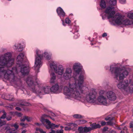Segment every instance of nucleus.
Wrapping results in <instances>:
<instances>
[{"label":"nucleus","mask_w":133,"mask_h":133,"mask_svg":"<svg viewBox=\"0 0 133 133\" xmlns=\"http://www.w3.org/2000/svg\"><path fill=\"white\" fill-rule=\"evenodd\" d=\"M84 77L83 75L79 76V79L73 83H69V87L65 86L64 88V94L68 98H74L83 101L86 99L89 102L94 103L96 101L97 92L94 89L91 90L88 93L85 98L83 96L84 92L83 86Z\"/></svg>","instance_id":"nucleus-1"},{"label":"nucleus","mask_w":133,"mask_h":133,"mask_svg":"<svg viewBox=\"0 0 133 133\" xmlns=\"http://www.w3.org/2000/svg\"><path fill=\"white\" fill-rule=\"evenodd\" d=\"M11 54L7 52L1 56L0 57V77L3 76L5 78L10 82H14L18 80L17 76L18 69L14 67L12 70L7 67L11 66L13 64L14 60L11 58Z\"/></svg>","instance_id":"nucleus-2"},{"label":"nucleus","mask_w":133,"mask_h":133,"mask_svg":"<svg viewBox=\"0 0 133 133\" xmlns=\"http://www.w3.org/2000/svg\"><path fill=\"white\" fill-rule=\"evenodd\" d=\"M114 7L110 6L106 9L105 13L108 15V18L110 21V19L118 24H123L125 25H133V20H130L128 19H124L121 15L119 13H117L115 15V12L114 11Z\"/></svg>","instance_id":"nucleus-3"},{"label":"nucleus","mask_w":133,"mask_h":133,"mask_svg":"<svg viewBox=\"0 0 133 133\" xmlns=\"http://www.w3.org/2000/svg\"><path fill=\"white\" fill-rule=\"evenodd\" d=\"M33 78L29 77H28L26 80V82L30 87V90L33 92L37 94H43V92L45 94H48L51 92V88L48 86H45L43 88L39 86L36 82L33 83Z\"/></svg>","instance_id":"nucleus-4"},{"label":"nucleus","mask_w":133,"mask_h":133,"mask_svg":"<svg viewBox=\"0 0 133 133\" xmlns=\"http://www.w3.org/2000/svg\"><path fill=\"white\" fill-rule=\"evenodd\" d=\"M130 70V69L129 68L124 70L119 68L114 67L112 65L110 66V71L112 74H114L115 78L117 80L123 79L128 75Z\"/></svg>","instance_id":"nucleus-5"},{"label":"nucleus","mask_w":133,"mask_h":133,"mask_svg":"<svg viewBox=\"0 0 133 133\" xmlns=\"http://www.w3.org/2000/svg\"><path fill=\"white\" fill-rule=\"evenodd\" d=\"M36 54L37 56L36 57L34 68L36 72H38L41 64V60L42 58L44 56L46 59L49 60L51 58V54H49L46 52L43 54L41 51L38 50L36 51Z\"/></svg>","instance_id":"nucleus-6"},{"label":"nucleus","mask_w":133,"mask_h":133,"mask_svg":"<svg viewBox=\"0 0 133 133\" xmlns=\"http://www.w3.org/2000/svg\"><path fill=\"white\" fill-rule=\"evenodd\" d=\"M47 117L49 116L45 114L43 115L41 117L40 121L42 123L45 121L46 123L47 124V125L46 126V128L47 129H51V131L49 133H55V131L53 130L52 129L55 128H57L59 126L53 123H51V122L48 119L44 118Z\"/></svg>","instance_id":"nucleus-7"},{"label":"nucleus","mask_w":133,"mask_h":133,"mask_svg":"<svg viewBox=\"0 0 133 133\" xmlns=\"http://www.w3.org/2000/svg\"><path fill=\"white\" fill-rule=\"evenodd\" d=\"M51 68L53 69L55 72L57 74L61 75H62L64 72V69L62 65H59L58 66L54 63L50 65Z\"/></svg>","instance_id":"nucleus-8"},{"label":"nucleus","mask_w":133,"mask_h":133,"mask_svg":"<svg viewBox=\"0 0 133 133\" xmlns=\"http://www.w3.org/2000/svg\"><path fill=\"white\" fill-rule=\"evenodd\" d=\"M80 66V64L76 63H75L73 66V69L75 72L73 76L75 79L76 77V74L77 75L78 74L81 70V67ZM78 78H79V77ZM78 79L79 78H78V79H77L74 80L73 83H74L76 80Z\"/></svg>","instance_id":"nucleus-9"},{"label":"nucleus","mask_w":133,"mask_h":133,"mask_svg":"<svg viewBox=\"0 0 133 133\" xmlns=\"http://www.w3.org/2000/svg\"><path fill=\"white\" fill-rule=\"evenodd\" d=\"M63 77L65 79L68 80L71 77L72 70L70 68H66L64 73H63Z\"/></svg>","instance_id":"nucleus-10"},{"label":"nucleus","mask_w":133,"mask_h":133,"mask_svg":"<svg viewBox=\"0 0 133 133\" xmlns=\"http://www.w3.org/2000/svg\"><path fill=\"white\" fill-rule=\"evenodd\" d=\"M97 100L101 105H106L107 104V99L103 95H100L97 98Z\"/></svg>","instance_id":"nucleus-11"},{"label":"nucleus","mask_w":133,"mask_h":133,"mask_svg":"<svg viewBox=\"0 0 133 133\" xmlns=\"http://www.w3.org/2000/svg\"><path fill=\"white\" fill-rule=\"evenodd\" d=\"M18 66L21 68V72L23 75L28 74L29 71V67L26 65L21 64Z\"/></svg>","instance_id":"nucleus-12"},{"label":"nucleus","mask_w":133,"mask_h":133,"mask_svg":"<svg viewBox=\"0 0 133 133\" xmlns=\"http://www.w3.org/2000/svg\"><path fill=\"white\" fill-rule=\"evenodd\" d=\"M106 121H109L107 122V124L110 126H113L115 125L116 121L114 117H112L110 115L107 116L105 118Z\"/></svg>","instance_id":"nucleus-13"},{"label":"nucleus","mask_w":133,"mask_h":133,"mask_svg":"<svg viewBox=\"0 0 133 133\" xmlns=\"http://www.w3.org/2000/svg\"><path fill=\"white\" fill-rule=\"evenodd\" d=\"M108 98L111 101H114L116 99V96L115 93L112 91H110L108 92L106 94Z\"/></svg>","instance_id":"nucleus-14"},{"label":"nucleus","mask_w":133,"mask_h":133,"mask_svg":"<svg viewBox=\"0 0 133 133\" xmlns=\"http://www.w3.org/2000/svg\"><path fill=\"white\" fill-rule=\"evenodd\" d=\"M128 81H120L119 83L117 85L118 88L121 89H123L126 91L127 87V83Z\"/></svg>","instance_id":"nucleus-15"},{"label":"nucleus","mask_w":133,"mask_h":133,"mask_svg":"<svg viewBox=\"0 0 133 133\" xmlns=\"http://www.w3.org/2000/svg\"><path fill=\"white\" fill-rule=\"evenodd\" d=\"M24 54L23 53H20L17 56L16 59L17 64L19 65L22 64L23 61Z\"/></svg>","instance_id":"nucleus-16"},{"label":"nucleus","mask_w":133,"mask_h":133,"mask_svg":"<svg viewBox=\"0 0 133 133\" xmlns=\"http://www.w3.org/2000/svg\"><path fill=\"white\" fill-rule=\"evenodd\" d=\"M127 89H126V91L127 92H130L133 91V82L130 81L129 83L128 81L127 83Z\"/></svg>","instance_id":"nucleus-17"},{"label":"nucleus","mask_w":133,"mask_h":133,"mask_svg":"<svg viewBox=\"0 0 133 133\" xmlns=\"http://www.w3.org/2000/svg\"><path fill=\"white\" fill-rule=\"evenodd\" d=\"M51 88V92L54 93H58L60 92L59 86L58 84L53 86Z\"/></svg>","instance_id":"nucleus-18"},{"label":"nucleus","mask_w":133,"mask_h":133,"mask_svg":"<svg viewBox=\"0 0 133 133\" xmlns=\"http://www.w3.org/2000/svg\"><path fill=\"white\" fill-rule=\"evenodd\" d=\"M57 12L58 15L60 17L64 16L65 13L62 9L61 8H58L57 9Z\"/></svg>","instance_id":"nucleus-19"},{"label":"nucleus","mask_w":133,"mask_h":133,"mask_svg":"<svg viewBox=\"0 0 133 133\" xmlns=\"http://www.w3.org/2000/svg\"><path fill=\"white\" fill-rule=\"evenodd\" d=\"M14 49L19 52L22 51L23 49V47L20 44H15L13 46Z\"/></svg>","instance_id":"nucleus-20"},{"label":"nucleus","mask_w":133,"mask_h":133,"mask_svg":"<svg viewBox=\"0 0 133 133\" xmlns=\"http://www.w3.org/2000/svg\"><path fill=\"white\" fill-rule=\"evenodd\" d=\"M50 82L51 83H54L56 79V76L54 72H52L50 74Z\"/></svg>","instance_id":"nucleus-21"},{"label":"nucleus","mask_w":133,"mask_h":133,"mask_svg":"<svg viewBox=\"0 0 133 133\" xmlns=\"http://www.w3.org/2000/svg\"><path fill=\"white\" fill-rule=\"evenodd\" d=\"M90 126L92 130L97 128H100L101 127V125L99 124H96L95 123L91 124Z\"/></svg>","instance_id":"nucleus-22"},{"label":"nucleus","mask_w":133,"mask_h":133,"mask_svg":"<svg viewBox=\"0 0 133 133\" xmlns=\"http://www.w3.org/2000/svg\"><path fill=\"white\" fill-rule=\"evenodd\" d=\"M100 6L102 8H105L106 7V4L104 0H101L100 3Z\"/></svg>","instance_id":"nucleus-23"},{"label":"nucleus","mask_w":133,"mask_h":133,"mask_svg":"<svg viewBox=\"0 0 133 133\" xmlns=\"http://www.w3.org/2000/svg\"><path fill=\"white\" fill-rule=\"evenodd\" d=\"M73 116L74 118L77 119L82 118H83V116H82L79 114H75L73 115Z\"/></svg>","instance_id":"nucleus-24"},{"label":"nucleus","mask_w":133,"mask_h":133,"mask_svg":"<svg viewBox=\"0 0 133 133\" xmlns=\"http://www.w3.org/2000/svg\"><path fill=\"white\" fill-rule=\"evenodd\" d=\"M83 128L85 133L89 132L92 130L91 128L90 127H84Z\"/></svg>","instance_id":"nucleus-25"},{"label":"nucleus","mask_w":133,"mask_h":133,"mask_svg":"<svg viewBox=\"0 0 133 133\" xmlns=\"http://www.w3.org/2000/svg\"><path fill=\"white\" fill-rule=\"evenodd\" d=\"M79 131V133H85L84 128L82 127H80L78 128Z\"/></svg>","instance_id":"nucleus-26"},{"label":"nucleus","mask_w":133,"mask_h":133,"mask_svg":"<svg viewBox=\"0 0 133 133\" xmlns=\"http://www.w3.org/2000/svg\"><path fill=\"white\" fill-rule=\"evenodd\" d=\"M109 2L111 5L115 6L117 2L116 0H111Z\"/></svg>","instance_id":"nucleus-27"},{"label":"nucleus","mask_w":133,"mask_h":133,"mask_svg":"<svg viewBox=\"0 0 133 133\" xmlns=\"http://www.w3.org/2000/svg\"><path fill=\"white\" fill-rule=\"evenodd\" d=\"M7 98L6 99L10 101H12L13 100L14 97L12 95H8L7 96Z\"/></svg>","instance_id":"nucleus-28"},{"label":"nucleus","mask_w":133,"mask_h":133,"mask_svg":"<svg viewBox=\"0 0 133 133\" xmlns=\"http://www.w3.org/2000/svg\"><path fill=\"white\" fill-rule=\"evenodd\" d=\"M19 105H21L22 106H29V104L27 102H26L24 101L22 102H20L19 103Z\"/></svg>","instance_id":"nucleus-29"},{"label":"nucleus","mask_w":133,"mask_h":133,"mask_svg":"<svg viewBox=\"0 0 133 133\" xmlns=\"http://www.w3.org/2000/svg\"><path fill=\"white\" fill-rule=\"evenodd\" d=\"M86 122L87 121L85 120L82 119L78 121V123L79 124H83L86 123Z\"/></svg>","instance_id":"nucleus-30"},{"label":"nucleus","mask_w":133,"mask_h":133,"mask_svg":"<svg viewBox=\"0 0 133 133\" xmlns=\"http://www.w3.org/2000/svg\"><path fill=\"white\" fill-rule=\"evenodd\" d=\"M3 115L1 117V118L4 119L6 117V113L4 111H3Z\"/></svg>","instance_id":"nucleus-31"},{"label":"nucleus","mask_w":133,"mask_h":133,"mask_svg":"<svg viewBox=\"0 0 133 133\" xmlns=\"http://www.w3.org/2000/svg\"><path fill=\"white\" fill-rule=\"evenodd\" d=\"M128 17L130 18L133 19V13L128 14Z\"/></svg>","instance_id":"nucleus-32"},{"label":"nucleus","mask_w":133,"mask_h":133,"mask_svg":"<svg viewBox=\"0 0 133 133\" xmlns=\"http://www.w3.org/2000/svg\"><path fill=\"white\" fill-rule=\"evenodd\" d=\"M65 22L66 23L69 24L71 23V21L68 18H66L65 19Z\"/></svg>","instance_id":"nucleus-33"},{"label":"nucleus","mask_w":133,"mask_h":133,"mask_svg":"<svg viewBox=\"0 0 133 133\" xmlns=\"http://www.w3.org/2000/svg\"><path fill=\"white\" fill-rule=\"evenodd\" d=\"M6 123V122L5 121H2L0 119V126H2L3 125L5 124Z\"/></svg>","instance_id":"nucleus-34"},{"label":"nucleus","mask_w":133,"mask_h":133,"mask_svg":"<svg viewBox=\"0 0 133 133\" xmlns=\"http://www.w3.org/2000/svg\"><path fill=\"white\" fill-rule=\"evenodd\" d=\"M77 126V125L76 124L71 123V125L70 127L71 128V129H72L73 128Z\"/></svg>","instance_id":"nucleus-35"},{"label":"nucleus","mask_w":133,"mask_h":133,"mask_svg":"<svg viewBox=\"0 0 133 133\" xmlns=\"http://www.w3.org/2000/svg\"><path fill=\"white\" fill-rule=\"evenodd\" d=\"M25 119L28 121L30 122L32 120V118L31 117L25 116Z\"/></svg>","instance_id":"nucleus-36"},{"label":"nucleus","mask_w":133,"mask_h":133,"mask_svg":"<svg viewBox=\"0 0 133 133\" xmlns=\"http://www.w3.org/2000/svg\"><path fill=\"white\" fill-rule=\"evenodd\" d=\"M130 127L132 129V130L133 132V122H132L130 123Z\"/></svg>","instance_id":"nucleus-37"},{"label":"nucleus","mask_w":133,"mask_h":133,"mask_svg":"<svg viewBox=\"0 0 133 133\" xmlns=\"http://www.w3.org/2000/svg\"><path fill=\"white\" fill-rule=\"evenodd\" d=\"M36 130L37 131H39L41 133H43L44 132L43 130V129L39 128H36Z\"/></svg>","instance_id":"nucleus-38"},{"label":"nucleus","mask_w":133,"mask_h":133,"mask_svg":"<svg viewBox=\"0 0 133 133\" xmlns=\"http://www.w3.org/2000/svg\"><path fill=\"white\" fill-rule=\"evenodd\" d=\"M65 130L66 131L70 130H71L70 127H65Z\"/></svg>","instance_id":"nucleus-39"},{"label":"nucleus","mask_w":133,"mask_h":133,"mask_svg":"<svg viewBox=\"0 0 133 133\" xmlns=\"http://www.w3.org/2000/svg\"><path fill=\"white\" fill-rule=\"evenodd\" d=\"M56 133H63V130L62 129L58 130L56 131Z\"/></svg>","instance_id":"nucleus-40"},{"label":"nucleus","mask_w":133,"mask_h":133,"mask_svg":"<svg viewBox=\"0 0 133 133\" xmlns=\"http://www.w3.org/2000/svg\"><path fill=\"white\" fill-rule=\"evenodd\" d=\"M21 121L22 122L26 120L25 116H24L23 117H22L21 118Z\"/></svg>","instance_id":"nucleus-41"},{"label":"nucleus","mask_w":133,"mask_h":133,"mask_svg":"<svg viewBox=\"0 0 133 133\" xmlns=\"http://www.w3.org/2000/svg\"><path fill=\"white\" fill-rule=\"evenodd\" d=\"M13 126L16 129H17L18 128V126L16 123L14 124L13 125Z\"/></svg>","instance_id":"nucleus-42"},{"label":"nucleus","mask_w":133,"mask_h":133,"mask_svg":"<svg viewBox=\"0 0 133 133\" xmlns=\"http://www.w3.org/2000/svg\"><path fill=\"white\" fill-rule=\"evenodd\" d=\"M108 129V128L107 127H105L103 129V131H106Z\"/></svg>","instance_id":"nucleus-43"},{"label":"nucleus","mask_w":133,"mask_h":133,"mask_svg":"<svg viewBox=\"0 0 133 133\" xmlns=\"http://www.w3.org/2000/svg\"><path fill=\"white\" fill-rule=\"evenodd\" d=\"M120 2L122 4H123L125 2V0H119Z\"/></svg>","instance_id":"nucleus-44"},{"label":"nucleus","mask_w":133,"mask_h":133,"mask_svg":"<svg viewBox=\"0 0 133 133\" xmlns=\"http://www.w3.org/2000/svg\"><path fill=\"white\" fill-rule=\"evenodd\" d=\"M101 125L102 126L105 125L106 124V122L104 121H102L101 123Z\"/></svg>","instance_id":"nucleus-45"},{"label":"nucleus","mask_w":133,"mask_h":133,"mask_svg":"<svg viewBox=\"0 0 133 133\" xmlns=\"http://www.w3.org/2000/svg\"><path fill=\"white\" fill-rule=\"evenodd\" d=\"M11 116H8L6 118V119L7 120L9 121L11 120Z\"/></svg>","instance_id":"nucleus-46"},{"label":"nucleus","mask_w":133,"mask_h":133,"mask_svg":"<svg viewBox=\"0 0 133 133\" xmlns=\"http://www.w3.org/2000/svg\"><path fill=\"white\" fill-rule=\"evenodd\" d=\"M5 129L7 131H9L11 129L9 127H8V126H7L5 127Z\"/></svg>","instance_id":"nucleus-47"},{"label":"nucleus","mask_w":133,"mask_h":133,"mask_svg":"<svg viewBox=\"0 0 133 133\" xmlns=\"http://www.w3.org/2000/svg\"><path fill=\"white\" fill-rule=\"evenodd\" d=\"M49 114L53 116H54L55 115V114L52 112H50Z\"/></svg>","instance_id":"nucleus-48"},{"label":"nucleus","mask_w":133,"mask_h":133,"mask_svg":"<svg viewBox=\"0 0 133 133\" xmlns=\"http://www.w3.org/2000/svg\"><path fill=\"white\" fill-rule=\"evenodd\" d=\"M122 129L124 131H125L126 132H127V127H126L125 126L123 128H122Z\"/></svg>","instance_id":"nucleus-49"},{"label":"nucleus","mask_w":133,"mask_h":133,"mask_svg":"<svg viewBox=\"0 0 133 133\" xmlns=\"http://www.w3.org/2000/svg\"><path fill=\"white\" fill-rule=\"evenodd\" d=\"M20 124L23 127H25V124H24V123H20Z\"/></svg>","instance_id":"nucleus-50"},{"label":"nucleus","mask_w":133,"mask_h":133,"mask_svg":"<svg viewBox=\"0 0 133 133\" xmlns=\"http://www.w3.org/2000/svg\"><path fill=\"white\" fill-rule=\"evenodd\" d=\"M107 36V34L106 33H104L102 35L103 37L106 36Z\"/></svg>","instance_id":"nucleus-51"},{"label":"nucleus","mask_w":133,"mask_h":133,"mask_svg":"<svg viewBox=\"0 0 133 133\" xmlns=\"http://www.w3.org/2000/svg\"><path fill=\"white\" fill-rule=\"evenodd\" d=\"M16 109L17 110H21V109L19 107H17L16 108Z\"/></svg>","instance_id":"nucleus-52"},{"label":"nucleus","mask_w":133,"mask_h":133,"mask_svg":"<svg viewBox=\"0 0 133 133\" xmlns=\"http://www.w3.org/2000/svg\"><path fill=\"white\" fill-rule=\"evenodd\" d=\"M71 123H67L66 124V125L68 126H69V127H71Z\"/></svg>","instance_id":"nucleus-53"},{"label":"nucleus","mask_w":133,"mask_h":133,"mask_svg":"<svg viewBox=\"0 0 133 133\" xmlns=\"http://www.w3.org/2000/svg\"><path fill=\"white\" fill-rule=\"evenodd\" d=\"M109 133H116V132L115 131L112 130Z\"/></svg>","instance_id":"nucleus-54"},{"label":"nucleus","mask_w":133,"mask_h":133,"mask_svg":"<svg viewBox=\"0 0 133 133\" xmlns=\"http://www.w3.org/2000/svg\"><path fill=\"white\" fill-rule=\"evenodd\" d=\"M35 124L38 125L39 126H40L41 124L38 123H36Z\"/></svg>","instance_id":"nucleus-55"},{"label":"nucleus","mask_w":133,"mask_h":133,"mask_svg":"<svg viewBox=\"0 0 133 133\" xmlns=\"http://www.w3.org/2000/svg\"><path fill=\"white\" fill-rule=\"evenodd\" d=\"M122 127H118L117 128V129L119 130H121L122 129Z\"/></svg>","instance_id":"nucleus-56"},{"label":"nucleus","mask_w":133,"mask_h":133,"mask_svg":"<svg viewBox=\"0 0 133 133\" xmlns=\"http://www.w3.org/2000/svg\"><path fill=\"white\" fill-rule=\"evenodd\" d=\"M26 132V131L25 130H23L21 133H25Z\"/></svg>","instance_id":"nucleus-57"},{"label":"nucleus","mask_w":133,"mask_h":133,"mask_svg":"<svg viewBox=\"0 0 133 133\" xmlns=\"http://www.w3.org/2000/svg\"><path fill=\"white\" fill-rule=\"evenodd\" d=\"M103 92H104V91H100L99 92L100 94V93H103Z\"/></svg>","instance_id":"nucleus-58"},{"label":"nucleus","mask_w":133,"mask_h":133,"mask_svg":"<svg viewBox=\"0 0 133 133\" xmlns=\"http://www.w3.org/2000/svg\"><path fill=\"white\" fill-rule=\"evenodd\" d=\"M120 133H125V132L124 131H121Z\"/></svg>","instance_id":"nucleus-59"},{"label":"nucleus","mask_w":133,"mask_h":133,"mask_svg":"<svg viewBox=\"0 0 133 133\" xmlns=\"http://www.w3.org/2000/svg\"><path fill=\"white\" fill-rule=\"evenodd\" d=\"M124 125V123H123L121 125H120V127L123 126V125Z\"/></svg>","instance_id":"nucleus-60"},{"label":"nucleus","mask_w":133,"mask_h":133,"mask_svg":"<svg viewBox=\"0 0 133 133\" xmlns=\"http://www.w3.org/2000/svg\"><path fill=\"white\" fill-rule=\"evenodd\" d=\"M62 22H63V24L64 25H65L64 24V21L63 20H62Z\"/></svg>","instance_id":"nucleus-61"},{"label":"nucleus","mask_w":133,"mask_h":133,"mask_svg":"<svg viewBox=\"0 0 133 133\" xmlns=\"http://www.w3.org/2000/svg\"><path fill=\"white\" fill-rule=\"evenodd\" d=\"M9 133H17L16 132H13L11 131H10Z\"/></svg>","instance_id":"nucleus-62"},{"label":"nucleus","mask_w":133,"mask_h":133,"mask_svg":"<svg viewBox=\"0 0 133 133\" xmlns=\"http://www.w3.org/2000/svg\"><path fill=\"white\" fill-rule=\"evenodd\" d=\"M63 126H60V128H61V129H62L63 128Z\"/></svg>","instance_id":"nucleus-63"},{"label":"nucleus","mask_w":133,"mask_h":133,"mask_svg":"<svg viewBox=\"0 0 133 133\" xmlns=\"http://www.w3.org/2000/svg\"><path fill=\"white\" fill-rule=\"evenodd\" d=\"M50 117V118L51 119H52V120H54H54H54V118H51V117Z\"/></svg>","instance_id":"nucleus-64"}]
</instances>
